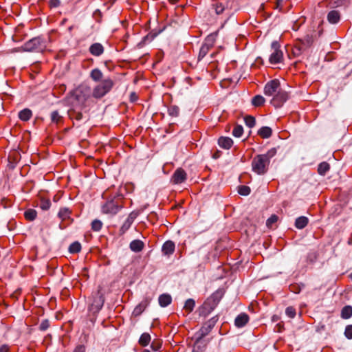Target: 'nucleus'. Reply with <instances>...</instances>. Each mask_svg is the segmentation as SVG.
I'll list each match as a JSON object with an SVG mask.
<instances>
[{
	"mask_svg": "<svg viewBox=\"0 0 352 352\" xmlns=\"http://www.w3.org/2000/svg\"><path fill=\"white\" fill-rule=\"evenodd\" d=\"M278 148L274 147L265 154L255 155L252 161V171L259 175H265L268 170L270 160L276 155Z\"/></svg>",
	"mask_w": 352,
	"mask_h": 352,
	"instance_id": "nucleus-1",
	"label": "nucleus"
},
{
	"mask_svg": "<svg viewBox=\"0 0 352 352\" xmlns=\"http://www.w3.org/2000/svg\"><path fill=\"white\" fill-rule=\"evenodd\" d=\"M92 97V89L86 84H81L69 92L67 100V102H74L81 105H85L86 101Z\"/></svg>",
	"mask_w": 352,
	"mask_h": 352,
	"instance_id": "nucleus-2",
	"label": "nucleus"
},
{
	"mask_svg": "<svg viewBox=\"0 0 352 352\" xmlns=\"http://www.w3.org/2000/svg\"><path fill=\"white\" fill-rule=\"evenodd\" d=\"M114 82L109 78H105L97 84L92 89V97L100 99L107 94L114 86Z\"/></svg>",
	"mask_w": 352,
	"mask_h": 352,
	"instance_id": "nucleus-3",
	"label": "nucleus"
},
{
	"mask_svg": "<svg viewBox=\"0 0 352 352\" xmlns=\"http://www.w3.org/2000/svg\"><path fill=\"white\" fill-rule=\"evenodd\" d=\"M46 47L45 41L40 36L30 39L21 46L23 51L28 52H42Z\"/></svg>",
	"mask_w": 352,
	"mask_h": 352,
	"instance_id": "nucleus-4",
	"label": "nucleus"
},
{
	"mask_svg": "<svg viewBox=\"0 0 352 352\" xmlns=\"http://www.w3.org/2000/svg\"><path fill=\"white\" fill-rule=\"evenodd\" d=\"M122 208L123 206L121 203L120 199L113 198L107 201L102 206V211L104 214L113 216L116 215Z\"/></svg>",
	"mask_w": 352,
	"mask_h": 352,
	"instance_id": "nucleus-5",
	"label": "nucleus"
},
{
	"mask_svg": "<svg viewBox=\"0 0 352 352\" xmlns=\"http://www.w3.org/2000/svg\"><path fill=\"white\" fill-rule=\"evenodd\" d=\"M217 34H211L208 35L202 43L198 55V61H201L207 56V54L211 50L215 43Z\"/></svg>",
	"mask_w": 352,
	"mask_h": 352,
	"instance_id": "nucleus-6",
	"label": "nucleus"
},
{
	"mask_svg": "<svg viewBox=\"0 0 352 352\" xmlns=\"http://www.w3.org/2000/svg\"><path fill=\"white\" fill-rule=\"evenodd\" d=\"M272 52L269 57V62L270 64L276 65L282 63L283 59V53L280 49V45L276 41H273L271 44Z\"/></svg>",
	"mask_w": 352,
	"mask_h": 352,
	"instance_id": "nucleus-7",
	"label": "nucleus"
},
{
	"mask_svg": "<svg viewBox=\"0 0 352 352\" xmlns=\"http://www.w3.org/2000/svg\"><path fill=\"white\" fill-rule=\"evenodd\" d=\"M104 302V294L99 289L94 296L92 303L89 306V311L96 316L102 308Z\"/></svg>",
	"mask_w": 352,
	"mask_h": 352,
	"instance_id": "nucleus-8",
	"label": "nucleus"
},
{
	"mask_svg": "<svg viewBox=\"0 0 352 352\" xmlns=\"http://www.w3.org/2000/svg\"><path fill=\"white\" fill-rule=\"evenodd\" d=\"M67 104L69 106L68 110L69 118L76 121H81L83 120L84 116L82 111L85 108V105L75 104L74 102H67Z\"/></svg>",
	"mask_w": 352,
	"mask_h": 352,
	"instance_id": "nucleus-9",
	"label": "nucleus"
},
{
	"mask_svg": "<svg viewBox=\"0 0 352 352\" xmlns=\"http://www.w3.org/2000/svg\"><path fill=\"white\" fill-rule=\"evenodd\" d=\"M288 99V94L286 91L280 89L274 96L270 103L276 108L280 107Z\"/></svg>",
	"mask_w": 352,
	"mask_h": 352,
	"instance_id": "nucleus-10",
	"label": "nucleus"
},
{
	"mask_svg": "<svg viewBox=\"0 0 352 352\" xmlns=\"http://www.w3.org/2000/svg\"><path fill=\"white\" fill-rule=\"evenodd\" d=\"M280 82L278 79H274L269 81L264 87V94L265 96H274L280 89Z\"/></svg>",
	"mask_w": 352,
	"mask_h": 352,
	"instance_id": "nucleus-11",
	"label": "nucleus"
},
{
	"mask_svg": "<svg viewBox=\"0 0 352 352\" xmlns=\"http://www.w3.org/2000/svg\"><path fill=\"white\" fill-rule=\"evenodd\" d=\"M219 318L217 316H215L210 318L209 320L206 322L200 330L196 333L197 335L201 336V337H205L207 336L212 329L214 327L217 323Z\"/></svg>",
	"mask_w": 352,
	"mask_h": 352,
	"instance_id": "nucleus-12",
	"label": "nucleus"
},
{
	"mask_svg": "<svg viewBox=\"0 0 352 352\" xmlns=\"http://www.w3.org/2000/svg\"><path fill=\"white\" fill-rule=\"evenodd\" d=\"M187 179V175L182 168H177L171 177V182L174 184H179L184 182Z\"/></svg>",
	"mask_w": 352,
	"mask_h": 352,
	"instance_id": "nucleus-13",
	"label": "nucleus"
},
{
	"mask_svg": "<svg viewBox=\"0 0 352 352\" xmlns=\"http://www.w3.org/2000/svg\"><path fill=\"white\" fill-rule=\"evenodd\" d=\"M224 293L223 289H218L206 300L216 307L223 296Z\"/></svg>",
	"mask_w": 352,
	"mask_h": 352,
	"instance_id": "nucleus-14",
	"label": "nucleus"
},
{
	"mask_svg": "<svg viewBox=\"0 0 352 352\" xmlns=\"http://www.w3.org/2000/svg\"><path fill=\"white\" fill-rule=\"evenodd\" d=\"M215 307L206 300L204 303L199 308V314L201 316H208L214 309Z\"/></svg>",
	"mask_w": 352,
	"mask_h": 352,
	"instance_id": "nucleus-15",
	"label": "nucleus"
},
{
	"mask_svg": "<svg viewBox=\"0 0 352 352\" xmlns=\"http://www.w3.org/2000/svg\"><path fill=\"white\" fill-rule=\"evenodd\" d=\"M204 337L196 334V340L194 344L193 352H203L207 342L204 340Z\"/></svg>",
	"mask_w": 352,
	"mask_h": 352,
	"instance_id": "nucleus-16",
	"label": "nucleus"
},
{
	"mask_svg": "<svg viewBox=\"0 0 352 352\" xmlns=\"http://www.w3.org/2000/svg\"><path fill=\"white\" fill-rule=\"evenodd\" d=\"M150 300L148 298L142 300L134 309L133 315L134 316H139L149 305Z\"/></svg>",
	"mask_w": 352,
	"mask_h": 352,
	"instance_id": "nucleus-17",
	"label": "nucleus"
},
{
	"mask_svg": "<svg viewBox=\"0 0 352 352\" xmlns=\"http://www.w3.org/2000/svg\"><path fill=\"white\" fill-rule=\"evenodd\" d=\"M175 245L172 241H166L162 245V251L164 255L169 256L175 252Z\"/></svg>",
	"mask_w": 352,
	"mask_h": 352,
	"instance_id": "nucleus-18",
	"label": "nucleus"
},
{
	"mask_svg": "<svg viewBox=\"0 0 352 352\" xmlns=\"http://www.w3.org/2000/svg\"><path fill=\"white\" fill-rule=\"evenodd\" d=\"M248 315L245 313H241L235 318L234 324L237 327H243L248 323Z\"/></svg>",
	"mask_w": 352,
	"mask_h": 352,
	"instance_id": "nucleus-19",
	"label": "nucleus"
},
{
	"mask_svg": "<svg viewBox=\"0 0 352 352\" xmlns=\"http://www.w3.org/2000/svg\"><path fill=\"white\" fill-rule=\"evenodd\" d=\"M327 19L329 23L331 24H336L340 20V13L339 11L336 10H331L327 14Z\"/></svg>",
	"mask_w": 352,
	"mask_h": 352,
	"instance_id": "nucleus-20",
	"label": "nucleus"
},
{
	"mask_svg": "<svg viewBox=\"0 0 352 352\" xmlns=\"http://www.w3.org/2000/svg\"><path fill=\"white\" fill-rule=\"evenodd\" d=\"M219 146L224 149H229L233 144V140L229 137H220L218 140Z\"/></svg>",
	"mask_w": 352,
	"mask_h": 352,
	"instance_id": "nucleus-21",
	"label": "nucleus"
},
{
	"mask_svg": "<svg viewBox=\"0 0 352 352\" xmlns=\"http://www.w3.org/2000/svg\"><path fill=\"white\" fill-rule=\"evenodd\" d=\"M144 247V243L142 241L135 239L132 241L129 244V248L132 252H140Z\"/></svg>",
	"mask_w": 352,
	"mask_h": 352,
	"instance_id": "nucleus-22",
	"label": "nucleus"
},
{
	"mask_svg": "<svg viewBox=\"0 0 352 352\" xmlns=\"http://www.w3.org/2000/svg\"><path fill=\"white\" fill-rule=\"evenodd\" d=\"M89 52L94 56H100L104 52V47L99 43H95L89 47Z\"/></svg>",
	"mask_w": 352,
	"mask_h": 352,
	"instance_id": "nucleus-23",
	"label": "nucleus"
},
{
	"mask_svg": "<svg viewBox=\"0 0 352 352\" xmlns=\"http://www.w3.org/2000/svg\"><path fill=\"white\" fill-rule=\"evenodd\" d=\"M159 304L162 307H166L172 302V298L170 294H163L159 296Z\"/></svg>",
	"mask_w": 352,
	"mask_h": 352,
	"instance_id": "nucleus-24",
	"label": "nucleus"
},
{
	"mask_svg": "<svg viewBox=\"0 0 352 352\" xmlns=\"http://www.w3.org/2000/svg\"><path fill=\"white\" fill-rule=\"evenodd\" d=\"M309 219L307 217L301 216L296 219L295 226L298 229H303L308 224Z\"/></svg>",
	"mask_w": 352,
	"mask_h": 352,
	"instance_id": "nucleus-25",
	"label": "nucleus"
},
{
	"mask_svg": "<svg viewBox=\"0 0 352 352\" xmlns=\"http://www.w3.org/2000/svg\"><path fill=\"white\" fill-rule=\"evenodd\" d=\"M258 134L263 138L267 139L271 137L272 130L269 126H262L258 131Z\"/></svg>",
	"mask_w": 352,
	"mask_h": 352,
	"instance_id": "nucleus-26",
	"label": "nucleus"
},
{
	"mask_svg": "<svg viewBox=\"0 0 352 352\" xmlns=\"http://www.w3.org/2000/svg\"><path fill=\"white\" fill-rule=\"evenodd\" d=\"M32 116V111L29 109H24L19 111V118L23 121L29 120Z\"/></svg>",
	"mask_w": 352,
	"mask_h": 352,
	"instance_id": "nucleus-27",
	"label": "nucleus"
},
{
	"mask_svg": "<svg viewBox=\"0 0 352 352\" xmlns=\"http://www.w3.org/2000/svg\"><path fill=\"white\" fill-rule=\"evenodd\" d=\"M151 340V337L148 333H143L140 339L139 344L142 346H146L149 344Z\"/></svg>",
	"mask_w": 352,
	"mask_h": 352,
	"instance_id": "nucleus-28",
	"label": "nucleus"
},
{
	"mask_svg": "<svg viewBox=\"0 0 352 352\" xmlns=\"http://www.w3.org/2000/svg\"><path fill=\"white\" fill-rule=\"evenodd\" d=\"M71 214V210L68 208H62L60 209L58 217L62 221L69 219Z\"/></svg>",
	"mask_w": 352,
	"mask_h": 352,
	"instance_id": "nucleus-29",
	"label": "nucleus"
},
{
	"mask_svg": "<svg viewBox=\"0 0 352 352\" xmlns=\"http://www.w3.org/2000/svg\"><path fill=\"white\" fill-rule=\"evenodd\" d=\"M352 316V307L350 305L344 306L341 311V317L343 319H349Z\"/></svg>",
	"mask_w": 352,
	"mask_h": 352,
	"instance_id": "nucleus-30",
	"label": "nucleus"
},
{
	"mask_svg": "<svg viewBox=\"0 0 352 352\" xmlns=\"http://www.w3.org/2000/svg\"><path fill=\"white\" fill-rule=\"evenodd\" d=\"M330 168L329 164L326 162H322L318 166V173L320 175H325Z\"/></svg>",
	"mask_w": 352,
	"mask_h": 352,
	"instance_id": "nucleus-31",
	"label": "nucleus"
},
{
	"mask_svg": "<svg viewBox=\"0 0 352 352\" xmlns=\"http://www.w3.org/2000/svg\"><path fill=\"white\" fill-rule=\"evenodd\" d=\"M50 118L52 123L56 124H60L63 122V118L59 114L58 111H54L50 114Z\"/></svg>",
	"mask_w": 352,
	"mask_h": 352,
	"instance_id": "nucleus-32",
	"label": "nucleus"
},
{
	"mask_svg": "<svg viewBox=\"0 0 352 352\" xmlns=\"http://www.w3.org/2000/svg\"><path fill=\"white\" fill-rule=\"evenodd\" d=\"M265 99L261 95H256L252 99V104L254 107H260L264 104Z\"/></svg>",
	"mask_w": 352,
	"mask_h": 352,
	"instance_id": "nucleus-33",
	"label": "nucleus"
},
{
	"mask_svg": "<svg viewBox=\"0 0 352 352\" xmlns=\"http://www.w3.org/2000/svg\"><path fill=\"white\" fill-rule=\"evenodd\" d=\"M90 76L94 81L97 82L102 79V73L98 68H95L91 72Z\"/></svg>",
	"mask_w": 352,
	"mask_h": 352,
	"instance_id": "nucleus-34",
	"label": "nucleus"
},
{
	"mask_svg": "<svg viewBox=\"0 0 352 352\" xmlns=\"http://www.w3.org/2000/svg\"><path fill=\"white\" fill-rule=\"evenodd\" d=\"M37 212L34 209H28L24 213L25 219L28 221H34Z\"/></svg>",
	"mask_w": 352,
	"mask_h": 352,
	"instance_id": "nucleus-35",
	"label": "nucleus"
},
{
	"mask_svg": "<svg viewBox=\"0 0 352 352\" xmlns=\"http://www.w3.org/2000/svg\"><path fill=\"white\" fill-rule=\"evenodd\" d=\"M179 108L177 105H171L168 107V113L170 116L177 117L179 115Z\"/></svg>",
	"mask_w": 352,
	"mask_h": 352,
	"instance_id": "nucleus-36",
	"label": "nucleus"
},
{
	"mask_svg": "<svg viewBox=\"0 0 352 352\" xmlns=\"http://www.w3.org/2000/svg\"><path fill=\"white\" fill-rule=\"evenodd\" d=\"M229 3H230V1L228 0L226 3L225 5H223L222 3H216L214 5V9H215V12L217 14H221L223 10L226 8H228L229 6Z\"/></svg>",
	"mask_w": 352,
	"mask_h": 352,
	"instance_id": "nucleus-37",
	"label": "nucleus"
},
{
	"mask_svg": "<svg viewBox=\"0 0 352 352\" xmlns=\"http://www.w3.org/2000/svg\"><path fill=\"white\" fill-rule=\"evenodd\" d=\"M302 44L307 49L310 47L314 41V36L312 35H306L302 39H300Z\"/></svg>",
	"mask_w": 352,
	"mask_h": 352,
	"instance_id": "nucleus-38",
	"label": "nucleus"
},
{
	"mask_svg": "<svg viewBox=\"0 0 352 352\" xmlns=\"http://www.w3.org/2000/svg\"><path fill=\"white\" fill-rule=\"evenodd\" d=\"M81 250V245L79 242L75 241L69 247V252L72 254H76Z\"/></svg>",
	"mask_w": 352,
	"mask_h": 352,
	"instance_id": "nucleus-39",
	"label": "nucleus"
},
{
	"mask_svg": "<svg viewBox=\"0 0 352 352\" xmlns=\"http://www.w3.org/2000/svg\"><path fill=\"white\" fill-rule=\"evenodd\" d=\"M195 305V300L192 298H188L186 300L184 308L188 312H191L193 310Z\"/></svg>",
	"mask_w": 352,
	"mask_h": 352,
	"instance_id": "nucleus-40",
	"label": "nucleus"
},
{
	"mask_svg": "<svg viewBox=\"0 0 352 352\" xmlns=\"http://www.w3.org/2000/svg\"><path fill=\"white\" fill-rule=\"evenodd\" d=\"M245 123L249 128H252L256 124V119L252 116H247L244 118Z\"/></svg>",
	"mask_w": 352,
	"mask_h": 352,
	"instance_id": "nucleus-41",
	"label": "nucleus"
},
{
	"mask_svg": "<svg viewBox=\"0 0 352 352\" xmlns=\"http://www.w3.org/2000/svg\"><path fill=\"white\" fill-rule=\"evenodd\" d=\"M162 32V30H159L158 32H151L148 34H147L145 37L143 38V42H151L155 37H156L160 32Z\"/></svg>",
	"mask_w": 352,
	"mask_h": 352,
	"instance_id": "nucleus-42",
	"label": "nucleus"
},
{
	"mask_svg": "<svg viewBox=\"0 0 352 352\" xmlns=\"http://www.w3.org/2000/svg\"><path fill=\"white\" fill-rule=\"evenodd\" d=\"M132 223L130 220L126 219L120 229V234H124L130 228Z\"/></svg>",
	"mask_w": 352,
	"mask_h": 352,
	"instance_id": "nucleus-43",
	"label": "nucleus"
},
{
	"mask_svg": "<svg viewBox=\"0 0 352 352\" xmlns=\"http://www.w3.org/2000/svg\"><path fill=\"white\" fill-rule=\"evenodd\" d=\"M102 227V223L98 219H95L91 223V229L95 232H98Z\"/></svg>",
	"mask_w": 352,
	"mask_h": 352,
	"instance_id": "nucleus-44",
	"label": "nucleus"
},
{
	"mask_svg": "<svg viewBox=\"0 0 352 352\" xmlns=\"http://www.w3.org/2000/svg\"><path fill=\"white\" fill-rule=\"evenodd\" d=\"M243 133V128L241 125H236L232 131V135L236 138L241 137Z\"/></svg>",
	"mask_w": 352,
	"mask_h": 352,
	"instance_id": "nucleus-45",
	"label": "nucleus"
},
{
	"mask_svg": "<svg viewBox=\"0 0 352 352\" xmlns=\"http://www.w3.org/2000/svg\"><path fill=\"white\" fill-rule=\"evenodd\" d=\"M250 188L247 186H240L239 187L238 192L241 195L247 196L250 193Z\"/></svg>",
	"mask_w": 352,
	"mask_h": 352,
	"instance_id": "nucleus-46",
	"label": "nucleus"
},
{
	"mask_svg": "<svg viewBox=\"0 0 352 352\" xmlns=\"http://www.w3.org/2000/svg\"><path fill=\"white\" fill-rule=\"evenodd\" d=\"M51 206V202L49 199H42L41 201L40 207L43 210H47Z\"/></svg>",
	"mask_w": 352,
	"mask_h": 352,
	"instance_id": "nucleus-47",
	"label": "nucleus"
},
{
	"mask_svg": "<svg viewBox=\"0 0 352 352\" xmlns=\"http://www.w3.org/2000/svg\"><path fill=\"white\" fill-rule=\"evenodd\" d=\"M350 0H331V3L335 7H340L346 5Z\"/></svg>",
	"mask_w": 352,
	"mask_h": 352,
	"instance_id": "nucleus-48",
	"label": "nucleus"
},
{
	"mask_svg": "<svg viewBox=\"0 0 352 352\" xmlns=\"http://www.w3.org/2000/svg\"><path fill=\"white\" fill-rule=\"evenodd\" d=\"M217 55H218V53H212L210 55H209L208 56H206L205 57V58L204 59V60H205V61L204 62V64L210 65V64L214 63V60H213V58Z\"/></svg>",
	"mask_w": 352,
	"mask_h": 352,
	"instance_id": "nucleus-49",
	"label": "nucleus"
},
{
	"mask_svg": "<svg viewBox=\"0 0 352 352\" xmlns=\"http://www.w3.org/2000/svg\"><path fill=\"white\" fill-rule=\"evenodd\" d=\"M285 314L289 318H294L296 316V309L292 307H288L285 309Z\"/></svg>",
	"mask_w": 352,
	"mask_h": 352,
	"instance_id": "nucleus-50",
	"label": "nucleus"
},
{
	"mask_svg": "<svg viewBox=\"0 0 352 352\" xmlns=\"http://www.w3.org/2000/svg\"><path fill=\"white\" fill-rule=\"evenodd\" d=\"M50 327V321L47 319H45L41 321L39 325V329L42 331H46Z\"/></svg>",
	"mask_w": 352,
	"mask_h": 352,
	"instance_id": "nucleus-51",
	"label": "nucleus"
},
{
	"mask_svg": "<svg viewBox=\"0 0 352 352\" xmlns=\"http://www.w3.org/2000/svg\"><path fill=\"white\" fill-rule=\"evenodd\" d=\"M277 221H278V217L276 214H272L267 220L266 225L267 227H271L272 226V224L276 223Z\"/></svg>",
	"mask_w": 352,
	"mask_h": 352,
	"instance_id": "nucleus-52",
	"label": "nucleus"
},
{
	"mask_svg": "<svg viewBox=\"0 0 352 352\" xmlns=\"http://www.w3.org/2000/svg\"><path fill=\"white\" fill-rule=\"evenodd\" d=\"M344 336L348 339H352V324L347 325L345 328Z\"/></svg>",
	"mask_w": 352,
	"mask_h": 352,
	"instance_id": "nucleus-53",
	"label": "nucleus"
},
{
	"mask_svg": "<svg viewBox=\"0 0 352 352\" xmlns=\"http://www.w3.org/2000/svg\"><path fill=\"white\" fill-rule=\"evenodd\" d=\"M60 5V0H50L49 6L51 8H58Z\"/></svg>",
	"mask_w": 352,
	"mask_h": 352,
	"instance_id": "nucleus-54",
	"label": "nucleus"
},
{
	"mask_svg": "<svg viewBox=\"0 0 352 352\" xmlns=\"http://www.w3.org/2000/svg\"><path fill=\"white\" fill-rule=\"evenodd\" d=\"M85 351H86V347L83 344L77 345L73 351V352H85Z\"/></svg>",
	"mask_w": 352,
	"mask_h": 352,
	"instance_id": "nucleus-55",
	"label": "nucleus"
},
{
	"mask_svg": "<svg viewBox=\"0 0 352 352\" xmlns=\"http://www.w3.org/2000/svg\"><path fill=\"white\" fill-rule=\"evenodd\" d=\"M302 52L300 48H298L296 45L292 48V54L294 56H298Z\"/></svg>",
	"mask_w": 352,
	"mask_h": 352,
	"instance_id": "nucleus-56",
	"label": "nucleus"
},
{
	"mask_svg": "<svg viewBox=\"0 0 352 352\" xmlns=\"http://www.w3.org/2000/svg\"><path fill=\"white\" fill-rule=\"evenodd\" d=\"M295 45L298 47V48H300V50L303 52L305 50H307V48L305 47V46L302 44L301 40H300L299 41H298Z\"/></svg>",
	"mask_w": 352,
	"mask_h": 352,
	"instance_id": "nucleus-57",
	"label": "nucleus"
},
{
	"mask_svg": "<svg viewBox=\"0 0 352 352\" xmlns=\"http://www.w3.org/2000/svg\"><path fill=\"white\" fill-rule=\"evenodd\" d=\"M160 347H161V344H160L155 343L154 342H153L151 345V348L154 351H158Z\"/></svg>",
	"mask_w": 352,
	"mask_h": 352,
	"instance_id": "nucleus-58",
	"label": "nucleus"
},
{
	"mask_svg": "<svg viewBox=\"0 0 352 352\" xmlns=\"http://www.w3.org/2000/svg\"><path fill=\"white\" fill-rule=\"evenodd\" d=\"M316 259V256L315 254H309L307 256V260H309L311 263H314Z\"/></svg>",
	"mask_w": 352,
	"mask_h": 352,
	"instance_id": "nucleus-59",
	"label": "nucleus"
},
{
	"mask_svg": "<svg viewBox=\"0 0 352 352\" xmlns=\"http://www.w3.org/2000/svg\"><path fill=\"white\" fill-rule=\"evenodd\" d=\"M136 217H137L136 214H135L134 212H131L127 217V219L130 220V221H131L133 223L135 219L136 218Z\"/></svg>",
	"mask_w": 352,
	"mask_h": 352,
	"instance_id": "nucleus-60",
	"label": "nucleus"
},
{
	"mask_svg": "<svg viewBox=\"0 0 352 352\" xmlns=\"http://www.w3.org/2000/svg\"><path fill=\"white\" fill-rule=\"evenodd\" d=\"M131 102H135L138 99V96L135 92H132L130 95Z\"/></svg>",
	"mask_w": 352,
	"mask_h": 352,
	"instance_id": "nucleus-61",
	"label": "nucleus"
},
{
	"mask_svg": "<svg viewBox=\"0 0 352 352\" xmlns=\"http://www.w3.org/2000/svg\"><path fill=\"white\" fill-rule=\"evenodd\" d=\"M8 347L7 345H2L0 347V352H8Z\"/></svg>",
	"mask_w": 352,
	"mask_h": 352,
	"instance_id": "nucleus-62",
	"label": "nucleus"
},
{
	"mask_svg": "<svg viewBox=\"0 0 352 352\" xmlns=\"http://www.w3.org/2000/svg\"><path fill=\"white\" fill-rule=\"evenodd\" d=\"M296 286H292V287H291V290H292L293 292H294V293H296V294H298V293H299V292H300V288H298H298H296Z\"/></svg>",
	"mask_w": 352,
	"mask_h": 352,
	"instance_id": "nucleus-63",
	"label": "nucleus"
},
{
	"mask_svg": "<svg viewBox=\"0 0 352 352\" xmlns=\"http://www.w3.org/2000/svg\"><path fill=\"white\" fill-rule=\"evenodd\" d=\"M278 316H276V315H274V316H272V320L273 322H276V321H278Z\"/></svg>",
	"mask_w": 352,
	"mask_h": 352,
	"instance_id": "nucleus-64",
	"label": "nucleus"
}]
</instances>
